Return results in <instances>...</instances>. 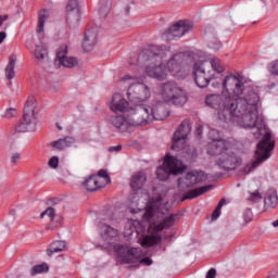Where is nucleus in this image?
I'll use <instances>...</instances> for the list:
<instances>
[{"instance_id":"1","label":"nucleus","mask_w":278,"mask_h":278,"mask_svg":"<svg viewBox=\"0 0 278 278\" xmlns=\"http://www.w3.org/2000/svg\"><path fill=\"white\" fill-rule=\"evenodd\" d=\"M223 91L231 98V113L241 115L242 119L248 122L250 129H256L253 134L256 140L263 136L255 151V161L243 168V175H249L270 157V151L275 149V142H270L273 138L270 130H268L264 117L260 116L257 111L260 94L255 91V88L244 85L237 76L229 75L223 81Z\"/></svg>"},{"instance_id":"2","label":"nucleus","mask_w":278,"mask_h":278,"mask_svg":"<svg viewBox=\"0 0 278 278\" xmlns=\"http://www.w3.org/2000/svg\"><path fill=\"white\" fill-rule=\"evenodd\" d=\"M170 55V48L165 46H150L148 49L142 50L139 54L140 62H147L146 73L149 77L154 79H166L168 73L173 77H179L181 66L186 62L188 55L184 52L174 54L167 62L166 70H164V60Z\"/></svg>"},{"instance_id":"3","label":"nucleus","mask_w":278,"mask_h":278,"mask_svg":"<svg viewBox=\"0 0 278 278\" xmlns=\"http://www.w3.org/2000/svg\"><path fill=\"white\" fill-rule=\"evenodd\" d=\"M204 103L212 110H217L218 119L223 123H235L243 129L249 128V122L244 121L240 114L235 115L231 113V96L226 94L224 90L220 93H210L205 97Z\"/></svg>"},{"instance_id":"4","label":"nucleus","mask_w":278,"mask_h":278,"mask_svg":"<svg viewBox=\"0 0 278 278\" xmlns=\"http://www.w3.org/2000/svg\"><path fill=\"white\" fill-rule=\"evenodd\" d=\"M110 123L122 134L129 131V127L149 125L151 123L149 106L144 104H130L125 115L111 116Z\"/></svg>"},{"instance_id":"5","label":"nucleus","mask_w":278,"mask_h":278,"mask_svg":"<svg viewBox=\"0 0 278 278\" xmlns=\"http://www.w3.org/2000/svg\"><path fill=\"white\" fill-rule=\"evenodd\" d=\"M207 179V176H205V173L203 172H197V173H188L185 177L178 179V192L180 194H185L181 198V201H188V199H197V197H201L202 194H205V192H210L214 186L206 185L203 187H199L195 189L190 190L194 184H200V181H205Z\"/></svg>"},{"instance_id":"6","label":"nucleus","mask_w":278,"mask_h":278,"mask_svg":"<svg viewBox=\"0 0 278 278\" xmlns=\"http://www.w3.org/2000/svg\"><path fill=\"white\" fill-rule=\"evenodd\" d=\"M118 225H121V218H117L114 213L108 212L106 214L102 215L99 224V233L106 245H98L99 249L102 251L110 249L112 242L119 238L121 230H118V228H114L118 227Z\"/></svg>"},{"instance_id":"7","label":"nucleus","mask_w":278,"mask_h":278,"mask_svg":"<svg viewBox=\"0 0 278 278\" xmlns=\"http://www.w3.org/2000/svg\"><path fill=\"white\" fill-rule=\"evenodd\" d=\"M166 187L163 185H159L153 188V198L148 201L147 206L142 213L143 223H151L157 212L160 214H166V212H168V208H166V203L162 204L164 197H166Z\"/></svg>"},{"instance_id":"8","label":"nucleus","mask_w":278,"mask_h":278,"mask_svg":"<svg viewBox=\"0 0 278 278\" xmlns=\"http://www.w3.org/2000/svg\"><path fill=\"white\" fill-rule=\"evenodd\" d=\"M114 249L122 264H136L137 262L143 264V266H151V264H153L151 258H142V250H140V248L115 245Z\"/></svg>"},{"instance_id":"9","label":"nucleus","mask_w":278,"mask_h":278,"mask_svg":"<svg viewBox=\"0 0 278 278\" xmlns=\"http://www.w3.org/2000/svg\"><path fill=\"white\" fill-rule=\"evenodd\" d=\"M162 97L167 103L178 105L179 108L188 103V93L174 83H166L162 88Z\"/></svg>"},{"instance_id":"10","label":"nucleus","mask_w":278,"mask_h":278,"mask_svg":"<svg viewBox=\"0 0 278 278\" xmlns=\"http://www.w3.org/2000/svg\"><path fill=\"white\" fill-rule=\"evenodd\" d=\"M184 168L181 160L166 155L163 165L159 166L156 169V177L160 181H166L170 175H179Z\"/></svg>"},{"instance_id":"11","label":"nucleus","mask_w":278,"mask_h":278,"mask_svg":"<svg viewBox=\"0 0 278 278\" xmlns=\"http://www.w3.org/2000/svg\"><path fill=\"white\" fill-rule=\"evenodd\" d=\"M193 79L198 88H207L214 79V73L210 70V62L199 60L193 64Z\"/></svg>"},{"instance_id":"12","label":"nucleus","mask_w":278,"mask_h":278,"mask_svg":"<svg viewBox=\"0 0 278 278\" xmlns=\"http://www.w3.org/2000/svg\"><path fill=\"white\" fill-rule=\"evenodd\" d=\"M130 104L144 105V101L151 97L149 87L142 83L131 84L127 91Z\"/></svg>"},{"instance_id":"13","label":"nucleus","mask_w":278,"mask_h":278,"mask_svg":"<svg viewBox=\"0 0 278 278\" xmlns=\"http://www.w3.org/2000/svg\"><path fill=\"white\" fill-rule=\"evenodd\" d=\"M192 126H190V121L185 119L179 128L173 136L172 149L173 151H189V148H186V138L190 134Z\"/></svg>"},{"instance_id":"14","label":"nucleus","mask_w":278,"mask_h":278,"mask_svg":"<svg viewBox=\"0 0 278 278\" xmlns=\"http://www.w3.org/2000/svg\"><path fill=\"white\" fill-rule=\"evenodd\" d=\"M215 164L220 170H236L242 164V159L230 149L226 153H222L215 161Z\"/></svg>"},{"instance_id":"15","label":"nucleus","mask_w":278,"mask_h":278,"mask_svg":"<svg viewBox=\"0 0 278 278\" xmlns=\"http://www.w3.org/2000/svg\"><path fill=\"white\" fill-rule=\"evenodd\" d=\"M34 101V97H30L27 99L24 105L23 119L15 126V131L18 134H25L26 131H29V126L31 125V121H34V112L36 110Z\"/></svg>"},{"instance_id":"16","label":"nucleus","mask_w":278,"mask_h":278,"mask_svg":"<svg viewBox=\"0 0 278 278\" xmlns=\"http://www.w3.org/2000/svg\"><path fill=\"white\" fill-rule=\"evenodd\" d=\"M194 25L192 22L188 21H178L173 26H170L167 31L164 34L166 40H177L186 36V34L192 31Z\"/></svg>"},{"instance_id":"17","label":"nucleus","mask_w":278,"mask_h":278,"mask_svg":"<svg viewBox=\"0 0 278 278\" xmlns=\"http://www.w3.org/2000/svg\"><path fill=\"white\" fill-rule=\"evenodd\" d=\"M68 46L62 45L56 51V62L63 65L65 68H75L78 66L79 61L75 56H67Z\"/></svg>"},{"instance_id":"18","label":"nucleus","mask_w":278,"mask_h":278,"mask_svg":"<svg viewBox=\"0 0 278 278\" xmlns=\"http://www.w3.org/2000/svg\"><path fill=\"white\" fill-rule=\"evenodd\" d=\"M177 220H179V214H170L164 217L160 224H150L148 233H160V231H164V229H170Z\"/></svg>"},{"instance_id":"19","label":"nucleus","mask_w":278,"mask_h":278,"mask_svg":"<svg viewBox=\"0 0 278 278\" xmlns=\"http://www.w3.org/2000/svg\"><path fill=\"white\" fill-rule=\"evenodd\" d=\"M79 2L70 0L66 4V23L70 27H75L79 23Z\"/></svg>"},{"instance_id":"20","label":"nucleus","mask_w":278,"mask_h":278,"mask_svg":"<svg viewBox=\"0 0 278 278\" xmlns=\"http://www.w3.org/2000/svg\"><path fill=\"white\" fill-rule=\"evenodd\" d=\"M231 149V143L225 139H213L212 142L207 144L208 155H219L228 152Z\"/></svg>"},{"instance_id":"21","label":"nucleus","mask_w":278,"mask_h":278,"mask_svg":"<svg viewBox=\"0 0 278 278\" xmlns=\"http://www.w3.org/2000/svg\"><path fill=\"white\" fill-rule=\"evenodd\" d=\"M150 123L152 121H166L168 118V111L163 102L156 103L153 108L149 106Z\"/></svg>"},{"instance_id":"22","label":"nucleus","mask_w":278,"mask_h":278,"mask_svg":"<svg viewBox=\"0 0 278 278\" xmlns=\"http://www.w3.org/2000/svg\"><path fill=\"white\" fill-rule=\"evenodd\" d=\"M129 102L121 93L113 94L110 109L116 114L118 112H126L129 110Z\"/></svg>"},{"instance_id":"23","label":"nucleus","mask_w":278,"mask_h":278,"mask_svg":"<svg viewBox=\"0 0 278 278\" xmlns=\"http://www.w3.org/2000/svg\"><path fill=\"white\" fill-rule=\"evenodd\" d=\"M144 231H147V227H144L140 220L131 219L125 225V236H134V233H137V236H142Z\"/></svg>"},{"instance_id":"24","label":"nucleus","mask_w":278,"mask_h":278,"mask_svg":"<svg viewBox=\"0 0 278 278\" xmlns=\"http://www.w3.org/2000/svg\"><path fill=\"white\" fill-rule=\"evenodd\" d=\"M75 142H77L75 137L67 136L65 138L58 139L56 141H52L50 147H52V149H56L58 151H64V149H68L74 146Z\"/></svg>"},{"instance_id":"25","label":"nucleus","mask_w":278,"mask_h":278,"mask_svg":"<svg viewBox=\"0 0 278 278\" xmlns=\"http://www.w3.org/2000/svg\"><path fill=\"white\" fill-rule=\"evenodd\" d=\"M97 45V30L89 29L85 33V38L83 41V49L85 51L90 52L91 49H94V46Z\"/></svg>"},{"instance_id":"26","label":"nucleus","mask_w":278,"mask_h":278,"mask_svg":"<svg viewBox=\"0 0 278 278\" xmlns=\"http://www.w3.org/2000/svg\"><path fill=\"white\" fill-rule=\"evenodd\" d=\"M16 66V54H11L9 56V63L4 70V77L9 79V86H12V80L14 77H16V72H14V68Z\"/></svg>"},{"instance_id":"27","label":"nucleus","mask_w":278,"mask_h":278,"mask_svg":"<svg viewBox=\"0 0 278 278\" xmlns=\"http://www.w3.org/2000/svg\"><path fill=\"white\" fill-rule=\"evenodd\" d=\"M141 247L149 249V247H155L162 242V237L160 235H142L139 239Z\"/></svg>"},{"instance_id":"28","label":"nucleus","mask_w":278,"mask_h":278,"mask_svg":"<svg viewBox=\"0 0 278 278\" xmlns=\"http://www.w3.org/2000/svg\"><path fill=\"white\" fill-rule=\"evenodd\" d=\"M147 181V174L144 172H137L132 175L130 187L132 190H140Z\"/></svg>"},{"instance_id":"29","label":"nucleus","mask_w":278,"mask_h":278,"mask_svg":"<svg viewBox=\"0 0 278 278\" xmlns=\"http://www.w3.org/2000/svg\"><path fill=\"white\" fill-rule=\"evenodd\" d=\"M84 188L88 190L89 192H94L96 190H99L100 188H104L101 182V178L97 176H90L87 180L83 182Z\"/></svg>"},{"instance_id":"30","label":"nucleus","mask_w":278,"mask_h":278,"mask_svg":"<svg viewBox=\"0 0 278 278\" xmlns=\"http://www.w3.org/2000/svg\"><path fill=\"white\" fill-rule=\"evenodd\" d=\"M277 191H268L264 200L265 210H275L277 207Z\"/></svg>"},{"instance_id":"31","label":"nucleus","mask_w":278,"mask_h":278,"mask_svg":"<svg viewBox=\"0 0 278 278\" xmlns=\"http://www.w3.org/2000/svg\"><path fill=\"white\" fill-rule=\"evenodd\" d=\"M47 18H49V13L45 10L40 11L37 25V34L39 38H45V23H47Z\"/></svg>"},{"instance_id":"32","label":"nucleus","mask_w":278,"mask_h":278,"mask_svg":"<svg viewBox=\"0 0 278 278\" xmlns=\"http://www.w3.org/2000/svg\"><path fill=\"white\" fill-rule=\"evenodd\" d=\"M34 55L36 60H38V64H42V62H47V46L45 43L37 45L35 48Z\"/></svg>"},{"instance_id":"33","label":"nucleus","mask_w":278,"mask_h":278,"mask_svg":"<svg viewBox=\"0 0 278 278\" xmlns=\"http://www.w3.org/2000/svg\"><path fill=\"white\" fill-rule=\"evenodd\" d=\"M112 10V0H100L98 11L101 18H105Z\"/></svg>"},{"instance_id":"34","label":"nucleus","mask_w":278,"mask_h":278,"mask_svg":"<svg viewBox=\"0 0 278 278\" xmlns=\"http://www.w3.org/2000/svg\"><path fill=\"white\" fill-rule=\"evenodd\" d=\"M65 249H66V242L54 241L48 248L47 253H48L49 257H51L53 255V253H61V251H64Z\"/></svg>"},{"instance_id":"35","label":"nucleus","mask_w":278,"mask_h":278,"mask_svg":"<svg viewBox=\"0 0 278 278\" xmlns=\"http://www.w3.org/2000/svg\"><path fill=\"white\" fill-rule=\"evenodd\" d=\"M208 64H210V71H212V73L225 72V66H223V62H220L219 59H212Z\"/></svg>"},{"instance_id":"36","label":"nucleus","mask_w":278,"mask_h":278,"mask_svg":"<svg viewBox=\"0 0 278 278\" xmlns=\"http://www.w3.org/2000/svg\"><path fill=\"white\" fill-rule=\"evenodd\" d=\"M42 273H49V265L43 263L40 265H35L30 269L31 277H36V275H42Z\"/></svg>"},{"instance_id":"37","label":"nucleus","mask_w":278,"mask_h":278,"mask_svg":"<svg viewBox=\"0 0 278 278\" xmlns=\"http://www.w3.org/2000/svg\"><path fill=\"white\" fill-rule=\"evenodd\" d=\"M93 177H99L101 179V184L104 188L110 182V175H108V170H105V169H100L98 175H93Z\"/></svg>"},{"instance_id":"38","label":"nucleus","mask_w":278,"mask_h":278,"mask_svg":"<svg viewBox=\"0 0 278 278\" xmlns=\"http://www.w3.org/2000/svg\"><path fill=\"white\" fill-rule=\"evenodd\" d=\"M16 115H17L16 109L10 108L4 111L1 117L5 118L7 121H10L12 118H16Z\"/></svg>"},{"instance_id":"39","label":"nucleus","mask_w":278,"mask_h":278,"mask_svg":"<svg viewBox=\"0 0 278 278\" xmlns=\"http://www.w3.org/2000/svg\"><path fill=\"white\" fill-rule=\"evenodd\" d=\"M45 216H48V218H50V220H53V218H55V208L48 207L46 211H43L40 214V218H45Z\"/></svg>"},{"instance_id":"40","label":"nucleus","mask_w":278,"mask_h":278,"mask_svg":"<svg viewBox=\"0 0 278 278\" xmlns=\"http://www.w3.org/2000/svg\"><path fill=\"white\" fill-rule=\"evenodd\" d=\"M22 154L20 152H14L11 154L10 162L13 164V166H16L18 164V161L22 159Z\"/></svg>"},{"instance_id":"41","label":"nucleus","mask_w":278,"mask_h":278,"mask_svg":"<svg viewBox=\"0 0 278 278\" xmlns=\"http://www.w3.org/2000/svg\"><path fill=\"white\" fill-rule=\"evenodd\" d=\"M243 220L245 224H249L251 220H253V212H251V208H247L243 212Z\"/></svg>"},{"instance_id":"42","label":"nucleus","mask_w":278,"mask_h":278,"mask_svg":"<svg viewBox=\"0 0 278 278\" xmlns=\"http://www.w3.org/2000/svg\"><path fill=\"white\" fill-rule=\"evenodd\" d=\"M48 165H49L50 168H58V166L60 165V157L52 156L49 160Z\"/></svg>"},{"instance_id":"43","label":"nucleus","mask_w":278,"mask_h":278,"mask_svg":"<svg viewBox=\"0 0 278 278\" xmlns=\"http://www.w3.org/2000/svg\"><path fill=\"white\" fill-rule=\"evenodd\" d=\"M248 201H252V203H257V201H262V194L257 191L252 192Z\"/></svg>"},{"instance_id":"44","label":"nucleus","mask_w":278,"mask_h":278,"mask_svg":"<svg viewBox=\"0 0 278 278\" xmlns=\"http://www.w3.org/2000/svg\"><path fill=\"white\" fill-rule=\"evenodd\" d=\"M269 72L271 73V75H278V61H273L269 64Z\"/></svg>"},{"instance_id":"45","label":"nucleus","mask_w":278,"mask_h":278,"mask_svg":"<svg viewBox=\"0 0 278 278\" xmlns=\"http://www.w3.org/2000/svg\"><path fill=\"white\" fill-rule=\"evenodd\" d=\"M208 47L211 49H214L215 51H219V49L223 47V45H220L218 40H215V42L208 43Z\"/></svg>"},{"instance_id":"46","label":"nucleus","mask_w":278,"mask_h":278,"mask_svg":"<svg viewBox=\"0 0 278 278\" xmlns=\"http://www.w3.org/2000/svg\"><path fill=\"white\" fill-rule=\"evenodd\" d=\"M252 5L255 8H262V5H266V2H264V0H253Z\"/></svg>"},{"instance_id":"47","label":"nucleus","mask_w":278,"mask_h":278,"mask_svg":"<svg viewBox=\"0 0 278 278\" xmlns=\"http://www.w3.org/2000/svg\"><path fill=\"white\" fill-rule=\"evenodd\" d=\"M123 149V146H113L109 148L110 153H118Z\"/></svg>"},{"instance_id":"48","label":"nucleus","mask_w":278,"mask_h":278,"mask_svg":"<svg viewBox=\"0 0 278 278\" xmlns=\"http://www.w3.org/2000/svg\"><path fill=\"white\" fill-rule=\"evenodd\" d=\"M218 216H220V208H218V206H216V208L214 210V212L212 214L213 220H216V218H218Z\"/></svg>"},{"instance_id":"49","label":"nucleus","mask_w":278,"mask_h":278,"mask_svg":"<svg viewBox=\"0 0 278 278\" xmlns=\"http://www.w3.org/2000/svg\"><path fill=\"white\" fill-rule=\"evenodd\" d=\"M206 278H216V270L211 268L206 274Z\"/></svg>"},{"instance_id":"50","label":"nucleus","mask_w":278,"mask_h":278,"mask_svg":"<svg viewBox=\"0 0 278 278\" xmlns=\"http://www.w3.org/2000/svg\"><path fill=\"white\" fill-rule=\"evenodd\" d=\"M226 202H227V200H225V198H223V199L218 202V204H217L218 210H223V205H224Z\"/></svg>"},{"instance_id":"51","label":"nucleus","mask_w":278,"mask_h":278,"mask_svg":"<svg viewBox=\"0 0 278 278\" xmlns=\"http://www.w3.org/2000/svg\"><path fill=\"white\" fill-rule=\"evenodd\" d=\"M136 78H138V76L134 77V76L125 75L122 79L123 81H127L128 79H136Z\"/></svg>"},{"instance_id":"52","label":"nucleus","mask_w":278,"mask_h":278,"mask_svg":"<svg viewBox=\"0 0 278 278\" xmlns=\"http://www.w3.org/2000/svg\"><path fill=\"white\" fill-rule=\"evenodd\" d=\"M8 18H10V15L4 14L1 16V23H5V21H8Z\"/></svg>"},{"instance_id":"53","label":"nucleus","mask_w":278,"mask_h":278,"mask_svg":"<svg viewBox=\"0 0 278 278\" xmlns=\"http://www.w3.org/2000/svg\"><path fill=\"white\" fill-rule=\"evenodd\" d=\"M201 134H203V126H199V127L197 128V135H198V136H201Z\"/></svg>"},{"instance_id":"54","label":"nucleus","mask_w":278,"mask_h":278,"mask_svg":"<svg viewBox=\"0 0 278 278\" xmlns=\"http://www.w3.org/2000/svg\"><path fill=\"white\" fill-rule=\"evenodd\" d=\"M5 38H8V34H5V31H1V42H3Z\"/></svg>"},{"instance_id":"55","label":"nucleus","mask_w":278,"mask_h":278,"mask_svg":"<svg viewBox=\"0 0 278 278\" xmlns=\"http://www.w3.org/2000/svg\"><path fill=\"white\" fill-rule=\"evenodd\" d=\"M1 25H2V28L3 29H7V28H9L10 27V22H7V23H1Z\"/></svg>"},{"instance_id":"56","label":"nucleus","mask_w":278,"mask_h":278,"mask_svg":"<svg viewBox=\"0 0 278 278\" xmlns=\"http://www.w3.org/2000/svg\"><path fill=\"white\" fill-rule=\"evenodd\" d=\"M130 11H131V7L127 5L126 9H125L126 14H129Z\"/></svg>"},{"instance_id":"57","label":"nucleus","mask_w":278,"mask_h":278,"mask_svg":"<svg viewBox=\"0 0 278 278\" xmlns=\"http://www.w3.org/2000/svg\"><path fill=\"white\" fill-rule=\"evenodd\" d=\"M130 212H131V214H138V211H136V210H131Z\"/></svg>"},{"instance_id":"58","label":"nucleus","mask_w":278,"mask_h":278,"mask_svg":"<svg viewBox=\"0 0 278 278\" xmlns=\"http://www.w3.org/2000/svg\"><path fill=\"white\" fill-rule=\"evenodd\" d=\"M212 134H216V130H211L210 136H212Z\"/></svg>"},{"instance_id":"59","label":"nucleus","mask_w":278,"mask_h":278,"mask_svg":"<svg viewBox=\"0 0 278 278\" xmlns=\"http://www.w3.org/2000/svg\"><path fill=\"white\" fill-rule=\"evenodd\" d=\"M0 25H1V15H0Z\"/></svg>"},{"instance_id":"60","label":"nucleus","mask_w":278,"mask_h":278,"mask_svg":"<svg viewBox=\"0 0 278 278\" xmlns=\"http://www.w3.org/2000/svg\"><path fill=\"white\" fill-rule=\"evenodd\" d=\"M11 214H14V211H11Z\"/></svg>"}]
</instances>
